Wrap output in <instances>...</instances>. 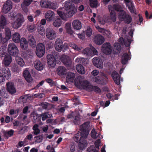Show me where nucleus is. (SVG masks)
Instances as JSON below:
<instances>
[{
    "label": "nucleus",
    "mask_w": 152,
    "mask_h": 152,
    "mask_svg": "<svg viewBox=\"0 0 152 152\" xmlns=\"http://www.w3.org/2000/svg\"><path fill=\"white\" fill-rule=\"evenodd\" d=\"M55 48L56 50L60 52L63 49V43L62 41L60 39H57L55 42Z\"/></svg>",
    "instance_id": "22"
},
{
    "label": "nucleus",
    "mask_w": 152,
    "mask_h": 152,
    "mask_svg": "<svg viewBox=\"0 0 152 152\" xmlns=\"http://www.w3.org/2000/svg\"><path fill=\"white\" fill-rule=\"evenodd\" d=\"M16 62L20 66L22 67L25 65V62L23 59L19 57H17L15 58Z\"/></svg>",
    "instance_id": "39"
},
{
    "label": "nucleus",
    "mask_w": 152,
    "mask_h": 152,
    "mask_svg": "<svg viewBox=\"0 0 152 152\" xmlns=\"http://www.w3.org/2000/svg\"><path fill=\"white\" fill-rule=\"evenodd\" d=\"M6 48L4 46L0 47V56L2 57L5 56L7 55Z\"/></svg>",
    "instance_id": "43"
},
{
    "label": "nucleus",
    "mask_w": 152,
    "mask_h": 152,
    "mask_svg": "<svg viewBox=\"0 0 152 152\" xmlns=\"http://www.w3.org/2000/svg\"><path fill=\"white\" fill-rule=\"evenodd\" d=\"M114 47L113 53L114 54H119L121 50V47L120 44L118 43H115L114 45Z\"/></svg>",
    "instance_id": "29"
},
{
    "label": "nucleus",
    "mask_w": 152,
    "mask_h": 152,
    "mask_svg": "<svg viewBox=\"0 0 152 152\" xmlns=\"http://www.w3.org/2000/svg\"><path fill=\"white\" fill-rule=\"evenodd\" d=\"M50 2L48 1V0H41L40 4L42 7L45 8H48Z\"/></svg>",
    "instance_id": "41"
},
{
    "label": "nucleus",
    "mask_w": 152,
    "mask_h": 152,
    "mask_svg": "<svg viewBox=\"0 0 152 152\" xmlns=\"http://www.w3.org/2000/svg\"><path fill=\"white\" fill-rule=\"evenodd\" d=\"M12 70L14 72H18L19 71L18 66L16 65H14L11 68Z\"/></svg>",
    "instance_id": "58"
},
{
    "label": "nucleus",
    "mask_w": 152,
    "mask_h": 152,
    "mask_svg": "<svg viewBox=\"0 0 152 152\" xmlns=\"http://www.w3.org/2000/svg\"><path fill=\"white\" fill-rule=\"evenodd\" d=\"M98 53L96 50L93 47H91V48H86L83 51V53L88 56H92L94 54H96Z\"/></svg>",
    "instance_id": "8"
},
{
    "label": "nucleus",
    "mask_w": 152,
    "mask_h": 152,
    "mask_svg": "<svg viewBox=\"0 0 152 152\" xmlns=\"http://www.w3.org/2000/svg\"><path fill=\"white\" fill-rule=\"evenodd\" d=\"M100 140L98 139L95 142L94 145L95 147L98 149V150L99 149V147L100 146Z\"/></svg>",
    "instance_id": "60"
},
{
    "label": "nucleus",
    "mask_w": 152,
    "mask_h": 152,
    "mask_svg": "<svg viewBox=\"0 0 152 152\" xmlns=\"http://www.w3.org/2000/svg\"><path fill=\"white\" fill-rule=\"evenodd\" d=\"M92 32V29H87L85 31V34L87 36L89 37L91 35Z\"/></svg>",
    "instance_id": "59"
},
{
    "label": "nucleus",
    "mask_w": 152,
    "mask_h": 152,
    "mask_svg": "<svg viewBox=\"0 0 152 152\" xmlns=\"http://www.w3.org/2000/svg\"><path fill=\"white\" fill-rule=\"evenodd\" d=\"M39 125L38 124H35L32 127V129L34 131L32 132V133L34 134V135H37L39 134L40 132V130L39 129Z\"/></svg>",
    "instance_id": "37"
},
{
    "label": "nucleus",
    "mask_w": 152,
    "mask_h": 152,
    "mask_svg": "<svg viewBox=\"0 0 152 152\" xmlns=\"http://www.w3.org/2000/svg\"><path fill=\"white\" fill-rule=\"evenodd\" d=\"M94 40L96 44L100 45L104 42V39L102 35L97 34L95 36Z\"/></svg>",
    "instance_id": "21"
},
{
    "label": "nucleus",
    "mask_w": 152,
    "mask_h": 152,
    "mask_svg": "<svg viewBox=\"0 0 152 152\" xmlns=\"http://www.w3.org/2000/svg\"><path fill=\"white\" fill-rule=\"evenodd\" d=\"M28 69V68H26L23 71V75L26 81L28 83H30L32 81V79Z\"/></svg>",
    "instance_id": "16"
},
{
    "label": "nucleus",
    "mask_w": 152,
    "mask_h": 152,
    "mask_svg": "<svg viewBox=\"0 0 152 152\" xmlns=\"http://www.w3.org/2000/svg\"><path fill=\"white\" fill-rule=\"evenodd\" d=\"M45 81L48 83L51 86L56 85L55 82L50 78L46 79Z\"/></svg>",
    "instance_id": "50"
},
{
    "label": "nucleus",
    "mask_w": 152,
    "mask_h": 152,
    "mask_svg": "<svg viewBox=\"0 0 152 152\" xmlns=\"http://www.w3.org/2000/svg\"><path fill=\"white\" fill-rule=\"evenodd\" d=\"M6 94L3 91H1L0 90V97L1 98H5L6 97Z\"/></svg>",
    "instance_id": "62"
},
{
    "label": "nucleus",
    "mask_w": 152,
    "mask_h": 152,
    "mask_svg": "<svg viewBox=\"0 0 152 152\" xmlns=\"http://www.w3.org/2000/svg\"><path fill=\"white\" fill-rule=\"evenodd\" d=\"M7 50L10 55L15 56L19 53V50L16 45L13 43H10L8 46Z\"/></svg>",
    "instance_id": "6"
},
{
    "label": "nucleus",
    "mask_w": 152,
    "mask_h": 152,
    "mask_svg": "<svg viewBox=\"0 0 152 152\" xmlns=\"http://www.w3.org/2000/svg\"><path fill=\"white\" fill-rule=\"evenodd\" d=\"M102 50L103 52L106 54H110L112 52V47L109 43L106 42L102 46Z\"/></svg>",
    "instance_id": "11"
},
{
    "label": "nucleus",
    "mask_w": 152,
    "mask_h": 152,
    "mask_svg": "<svg viewBox=\"0 0 152 152\" xmlns=\"http://www.w3.org/2000/svg\"><path fill=\"white\" fill-rule=\"evenodd\" d=\"M12 2L10 0H7L3 6V10L5 13H8L12 8Z\"/></svg>",
    "instance_id": "12"
},
{
    "label": "nucleus",
    "mask_w": 152,
    "mask_h": 152,
    "mask_svg": "<svg viewBox=\"0 0 152 152\" xmlns=\"http://www.w3.org/2000/svg\"><path fill=\"white\" fill-rule=\"evenodd\" d=\"M75 77V74L72 72H69L67 74L66 77V81L69 83H70L73 81Z\"/></svg>",
    "instance_id": "28"
},
{
    "label": "nucleus",
    "mask_w": 152,
    "mask_h": 152,
    "mask_svg": "<svg viewBox=\"0 0 152 152\" xmlns=\"http://www.w3.org/2000/svg\"><path fill=\"white\" fill-rule=\"evenodd\" d=\"M95 81L97 83L104 85L107 83V79L102 76H98L95 78Z\"/></svg>",
    "instance_id": "20"
},
{
    "label": "nucleus",
    "mask_w": 152,
    "mask_h": 152,
    "mask_svg": "<svg viewBox=\"0 0 152 152\" xmlns=\"http://www.w3.org/2000/svg\"><path fill=\"white\" fill-rule=\"evenodd\" d=\"M131 58V57L130 55L127 53H124L121 57V62L123 65L126 64Z\"/></svg>",
    "instance_id": "19"
},
{
    "label": "nucleus",
    "mask_w": 152,
    "mask_h": 152,
    "mask_svg": "<svg viewBox=\"0 0 152 152\" xmlns=\"http://www.w3.org/2000/svg\"><path fill=\"white\" fill-rule=\"evenodd\" d=\"M6 86L7 91L9 93L13 94L16 92V90L13 83L10 82H8L7 83Z\"/></svg>",
    "instance_id": "13"
},
{
    "label": "nucleus",
    "mask_w": 152,
    "mask_h": 152,
    "mask_svg": "<svg viewBox=\"0 0 152 152\" xmlns=\"http://www.w3.org/2000/svg\"><path fill=\"white\" fill-rule=\"evenodd\" d=\"M76 69L77 72L80 74H84L85 73V71L83 66L81 64L77 65Z\"/></svg>",
    "instance_id": "32"
},
{
    "label": "nucleus",
    "mask_w": 152,
    "mask_h": 152,
    "mask_svg": "<svg viewBox=\"0 0 152 152\" xmlns=\"http://www.w3.org/2000/svg\"><path fill=\"white\" fill-rule=\"evenodd\" d=\"M73 122L75 125H78L80 123V118L79 116L76 115L73 117Z\"/></svg>",
    "instance_id": "46"
},
{
    "label": "nucleus",
    "mask_w": 152,
    "mask_h": 152,
    "mask_svg": "<svg viewBox=\"0 0 152 152\" xmlns=\"http://www.w3.org/2000/svg\"><path fill=\"white\" fill-rule=\"evenodd\" d=\"M32 1L33 0H23V5L22 7H23V6H28Z\"/></svg>",
    "instance_id": "49"
},
{
    "label": "nucleus",
    "mask_w": 152,
    "mask_h": 152,
    "mask_svg": "<svg viewBox=\"0 0 152 152\" xmlns=\"http://www.w3.org/2000/svg\"><path fill=\"white\" fill-rule=\"evenodd\" d=\"M40 115L41 119L42 121H45L48 118H50L52 116L51 114H49V113L47 112L42 113Z\"/></svg>",
    "instance_id": "34"
},
{
    "label": "nucleus",
    "mask_w": 152,
    "mask_h": 152,
    "mask_svg": "<svg viewBox=\"0 0 152 152\" xmlns=\"http://www.w3.org/2000/svg\"><path fill=\"white\" fill-rule=\"evenodd\" d=\"M72 25L74 28H81L82 27L81 23L77 20L73 21Z\"/></svg>",
    "instance_id": "31"
},
{
    "label": "nucleus",
    "mask_w": 152,
    "mask_h": 152,
    "mask_svg": "<svg viewBox=\"0 0 152 152\" xmlns=\"http://www.w3.org/2000/svg\"><path fill=\"white\" fill-rule=\"evenodd\" d=\"M98 135L99 134L96 132L94 130H92L91 133V136L93 138L96 139L98 137Z\"/></svg>",
    "instance_id": "53"
},
{
    "label": "nucleus",
    "mask_w": 152,
    "mask_h": 152,
    "mask_svg": "<svg viewBox=\"0 0 152 152\" xmlns=\"http://www.w3.org/2000/svg\"><path fill=\"white\" fill-rule=\"evenodd\" d=\"M90 122H86L80 125V130L81 132H78L73 137L74 140L76 142H79V148L83 150L87 145V142L85 140L89 133L88 130Z\"/></svg>",
    "instance_id": "2"
},
{
    "label": "nucleus",
    "mask_w": 152,
    "mask_h": 152,
    "mask_svg": "<svg viewBox=\"0 0 152 152\" xmlns=\"http://www.w3.org/2000/svg\"><path fill=\"white\" fill-rule=\"evenodd\" d=\"M5 78L4 75L0 72V83L5 81Z\"/></svg>",
    "instance_id": "64"
},
{
    "label": "nucleus",
    "mask_w": 152,
    "mask_h": 152,
    "mask_svg": "<svg viewBox=\"0 0 152 152\" xmlns=\"http://www.w3.org/2000/svg\"><path fill=\"white\" fill-rule=\"evenodd\" d=\"M6 38L8 40L10 39L11 36V31L10 29H5Z\"/></svg>",
    "instance_id": "51"
},
{
    "label": "nucleus",
    "mask_w": 152,
    "mask_h": 152,
    "mask_svg": "<svg viewBox=\"0 0 152 152\" xmlns=\"http://www.w3.org/2000/svg\"><path fill=\"white\" fill-rule=\"evenodd\" d=\"M1 73L7 80H8L11 77L10 71L7 66H4L2 69Z\"/></svg>",
    "instance_id": "14"
},
{
    "label": "nucleus",
    "mask_w": 152,
    "mask_h": 152,
    "mask_svg": "<svg viewBox=\"0 0 152 152\" xmlns=\"http://www.w3.org/2000/svg\"><path fill=\"white\" fill-rule=\"evenodd\" d=\"M58 8L57 4L54 2H50L48 8L52 9H56Z\"/></svg>",
    "instance_id": "48"
},
{
    "label": "nucleus",
    "mask_w": 152,
    "mask_h": 152,
    "mask_svg": "<svg viewBox=\"0 0 152 152\" xmlns=\"http://www.w3.org/2000/svg\"><path fill=\"white\" fill-rule=\"evenodd\" d=\"M34 138L36 139V142H40L42 141L43 139V136L42 135H39V136H35Z\"/></svg>",
    "instance_id": "55"
},
{
    "label": "nucleus",
    "mask_w": 152,
    "mask_h": 152,
    "mask_svg": "<svg viewBox=\"0 0 152 152\" xmlns=\"http://www.w3.org/2000/svg\"><path fill=\"white\" fill-rule=\"evenodd\" d=\"M36 54L39 57L43 56L45 53V46L42 43L38 44L36 47Z\"/></svg>",
    "instance_id": "7"
},
{
    "label": "nucleus",
    "mask_w": 152,
    "mask_h": 152,
    "mask_svg": "<svg viewBox=\"0 0 152 152\" xmlns=\"http://www.w3.org/2000/svg\"><path fill=\"white\" fill-rule=\"evenodd\" d=\"M133 4V3L132 2H131L129 4H126V5L128 7V9L131 13H134V7Z\"/></svg>",
    "instance_id": "44"
},
{
    "label": "nucleus",
    "mask_w": 152,
    "mask_h": 152,
    "mask_svg": "<svg viewBox=\"0 0 152 152\" xmlns=\"http://www.w3.org/2000/svg\"><path fill=\"white\" fill-rule=\"evenodd\" d=\"M65 8L64 12L58 10H57V13L61 18H57L53 22V25L56 27H59L62 24L61 19L66 20L67 18L72 17L77 11V10L74 5L71 4L70 1H66L64 5Z\"/></svg>",
    "instance_id": "1"
},
{
    "label": "nucleus",
    "mask_w": 152,
    "mask_h": 152,
    "mask_svg": "<svg viewBox=\"0 0 152 152\" xmlns=\"http://www.w3.org/2000/svg\"><path fill=\"white\" fill-rule=\"evenodd\" d=\"M12 38L13 41L15 43H19L20 41V35L18 33L16 32L12 35Z\"/></svg>",
    "instance_id": "30"
},
{
    "label": "nucleus",
    "mask_w": 152,
    "mask_h": 152,
    "mask_svg": "<svg viewBox=\"0 0 152 152\" xmlns=\"http://www.w3.org/2000/svg\"><path fill=\"white\" fill-rule=\"evenodd\" d=\"M118 18L120 20L124 21L126 23L129 24L132 21L131 16L127 14L125 11L122 10L120 11L118 14Z\"/></svg>",
    "instance_id": "5"
},
{
    "label": "nucleus",
    "mask_w": 152,
    "mask_h": 152,
    "mask_svg": "<svg viewBox=\"0 0 152 152\" xmlns=\"http://www.w3.org/2000/svg\"><path fill=\"white\" fill-rule=\"evenodd\" d=\"M18 110H14L13 109H11L9 113L10 115H12L13 114H16L18 112Z\"/></svg>",
    "instance_id": "61"
},
{
    "label": "nucleus",
    "mask_w": 152,
    "mask_h": 152,
    "mask_svg": "<svg viewBox=\"0 0 152 152\" xmlns=\"http://www.w3.org/2000/svg\"><path fill=\"white\" fill-rule=\"evenodd\" d=\"M23 22V17L20 15L19 16L16 20L12 23V27L14 28H18L21 26Z\"/></svg>",
    "instance_id": "10"
},
{
    "label": "nucleus",
    "mask_w": 152,
    "mask_h": 152,
    "mask_svg": "<svg viewBox=\"0 0 152 152\" xmlns=\"http://www.w3.org/2000/svg\"><path fill=\"white\" fill-rule=\"evenodd\" d=\"M14 131L12 129L10 130L9 131H4L3 132L4 136L8 138V137L12 136L14 134Z\"/></svg>",
    "instance_id": "35"
},
{
    "label": "nucleus",
    "mask_w": 152,
    "mask_h": 152,
    "mask_svg": "<svg viewBox=\"0 0 152 152\" xmlns=\"http://www.w3.org/2000/svg\"><path fill=\"white\" fill-rule=\"evenodd\" d=\"M32 121L34 123H38L39 125H42L43 123L41 121L40 115L37 113L34 114L33 116Z\"/></svg>",
    "instance_id": "24"
},
{
    "label": "nucleus",
    "mask_w": 152,
    "mask_h": 152,
    "mask_svg": "<svg viewBox=\"0 0 152 152\" xmlns=\"http://www.w3.org/2000/svg\"><path fill=\"white\" fill-rule=\"evenodd\" d=\"M93 63L95 66L102 69L103 67V63L102 60L99 58H94L93 59Z\"/></svg>",
    "instance_id": "17"
},
{
    "label": "nucleus",
    "mask_w": 152,
    "mask_h": 152,
    "mask_svg": "<svg viewBox=\"0 0 152 152\" xmlns=\"http://www.w3.org/2000/svg\"><path fill=\"white\" fill-rule=\"evenodd\" d=\"M113 9L117 11L120 12V11L122 10H121V6L119 4H118L113 5Z\"/></svg>",
    "instance_id": "54"
},
{
    "label": "nucleus",
    "mask_w": 152,
    "mask_h": 152,
    "mask_svg": "<svg viewBox=\"0 0 152 152\" xmlns=\"http://www.w3.org/2000/svg\"><path fill=\"white\" fill-rule=\"evenodd\" d=\"M98 31L101 33H102L104 35H106L108 38H110L111 37V32L108 30H106V29H98Z\"/></svg>",
    "instance_id": "36"
},
{
    "label": "nucleus",
    "mask_w": 152,
    "mask_h": 152,
    "mask_svg": "<svg viewBox=\"0 0 152 152\" xmlns=\"http://www.w3.org/2000/svg\"><path fill=\"white\" fill-rule=\"evenodd\" d=\"M61 61L66 66L70 67L72 64V61L70 58L68 56L63 55L60 57Z\"/></svg>",
    "instance_id": "9"
},
{
    "label": "nucleus",
    "mask_w": 152,
    "mask_h": 152,
    "mask_svg": "<svg viewBox=\"0 0 152 152\" xmlns=\"http://www.w3.org/2000/svg\"><path fill=\"white\" fill-rule=\"evenodd\" d=\"M132 40H132L131 38H128L127 40H125L124 44L126 47H128L130 46Z\"/></svg>",
    "instance_id": "57"
},
{
    "label": "nucleus",
    "mask_w": 152,
    "mask_h": 152,
    "mask_svg": "<svg viewBox=\"0 0 152 152\" xmlns=\"http://www.w3.org/2000/svg\"><path fill=\"white\" fill-rule=\"evenodd\" d=\"M39 33L41 35H44L45 34V29H38Z\"/></svg>",
    "instance_id": "63"
},
{
    "label": "nucleus",
    "mask_w": 152,
    "mask_h": 152,
    "mask_svg": "<svg viewBox=\"0 0 152 152\" xmlns=\"http://www.w3.org/2000/svg\"><path fill=\"white\" fill-rule=\"evenodd\" d=\"M34 66L35 68L37 70L41 71L43 69V66L41 61L36 59L34 63Z\"/></svg>",
    "instance_id": "25"
},
{
    "label": "nucleus",
    "mask_w": 152,
    "mask_h": 152,
    "mask_svg": "<svg viewBox=\"0 0 152 152\" xmlns=\"http://www.w3.org/2000/svg\"><path fill=\"white\" fill-rule=\"evenodd\" d=\"M46 35L47 37L50 39H53L56 37V34L55 32L51 29H47Z\"/></svg>",
    "instance_id": "23"
},
{
    "label": "nucleus",
    "mask_w": 152,
    "mask_h": 152,
    "mask_svg": "<svg viewBox=\"0 0 152 152\" xmlns=\"http://www.w3.org/2000/svg\"><path fill=\"white\" fill-rule=\"evenodd\" d=\"M47 60L49 67L54 68L55 66L57 59H59V55L55 51L52 52V54L47 55Z\"/></svg>",
    "instance_id": "4"
},
{
    "label": "nucleus",
    "mask_w": 152,
    "mask_h": 152,
    "mask_svg": "<svg viewBox=\"0 0 152 152\" xmlns=\"http://www.w3.org/2000/svg\"><path fill=\"white\" fill-rule=\"evenodd\" d=\"M82 79L83 78L81 76H78L76 77L74 80L75 85L77 86H81L84 89L89 91L90 88H91L92 85L87 80H84L82 81Z\"/></svg>",
    "instance_id": "3"
},
{
    "label": "nucleus",
    "mask_w": 152,
    "mask_h": 152,
    "mask_svg": "<svg viewBox=\"0 0 152 152\" xmlns=\"http://www.w3.org/2000/svg\"><path fill=\"white\" fill-rule=\"evenodd\" d=\"M45 16L47 21H50L54 18L55 14L53 11L51 10H48L45 13Z\"/></svg>",
    "instance_id": "26"
},
{
    "label": "nucleus",
    "mask_w": 152,
    "mask_h": 152,
    "mask_svg": "<svg viewBox=\"0 0 152 152\" xmlns=\"http://www.w3.org/2000/svg\"><path fill=\"white\" fill-rule=\"evenodd\" d=\"M57 71L59 75H64L66 74V69L65 68L61 66L58 67Z\"/></svg>",
    "instance_id": "38"
},
{
    "label": "nucleus",
    "mask_w": 152,
    "mask_h": 152,
    "mask_svg": "<svg viewBox=\"0 0 152 152\" xmlns=\"http://www.w3.org/2000/svg\"><path fill=\"white\" fill-rule=\"evenodd\" d=\"M12 61V57L10 55L7 54L4 58L3 64L5 65V66H7L10 65Z\"/></svg>",
    "instance_id": "27"
},
{
    "label": "nucleus",
    "mask_w": 152,
    "mask_h": 152,
    "mask_svg": "<svg viewBox=\"0 0 152 152\" xmlns=\"http://www.w3.org/2000/svg\"><path fill=\"white\" fill-rule=\"evenodd\" d=\"M111 76L114 82L118 85L120 84L121 76L116 71L113 72Z\"/></svg>",
    "instance_id": "15"
},
{
    "label": "nucleus",
    "mask_w": 152,
    "mask_h": 152,
    "mask_svg": "<svg viewBox=\"0 0 152 152\" xmlns=\"http://www.w3.org/2000/svg\"><path fill=\"white\" fill-rule=\"evenodd\" d=\"M20 45L21 48L26 51L28 50V41L26 40V39L24 37L22 38L20 42Z\"/></svg>",
    "instance_id": "18"
},
{
    "label": "nucleus",
    "mask_w": 152,
    "mask_h": 152,
    "mask_svg": "<svg viewBox=\"0 0 152 152\" xmlns=\"http://www.w3.org/2000/svg\"><path fill=\"white\" fill-rule=\"evenodd\" d=\"M87 152H99L98 150H96L94 145H91L87 149Z\"/></svg>",
    "instance_id": "52"
},
{
    "label": "nucleus",
    "mask_w": 152,
    "mask_h": 152,
    "mask_svg": "<svg viewBox=\"0 0 152 152\" xmlns=\"http://www.w3.org/2000/svg\"><path fill=\"white\" fill-rule=\"evenodd\" d=\"M90 5L92 8H96L98 6L97 0H89Z\"/></svg>",
    "instance_id": "40"
},
{
    "label": "nucleus",
    "mask_w": 152,
    "mask_h": 152,
    "mask_svg": "<svg viewBox=\"0 0 152 152\" xmlns=\"http://www.w3.org/2000/svg\"><path fill=\"white\" fill-rule=\"evenodd\" d=\"M27 126H24L22 127L18 131L19 134H23L27 131Z\"/></svg>",
    "instance_id": "56"
},
{
    "label": "nucleus",
    "mask_w": 152,
    "mask_h": 152,
    "mask_svg": "<svg viewBox=\"0 0 152 152\" xmlns=\"http://www.w3.org/2000/svg\"><path fill=\"white\" fill-rule=\"evenodd\" d=\"M28 42L29 44L32 47H35L36 45V42L35 39L33 37L29 39Z\"/></svg>",
    "instance_id": "47"
},
{
    "label": "nucleus",
    "mask_w": 152,
    "mask_h": 152,
    "mask_svg": "<svg viewBox=\"0 0 152 152\" xmlns=\"http://www.w3.org/2000/svg\"><path fill=\"white\" fill-rule=\"evenodd\" d=\"M110 17L111 20L113 22H115L116 20V15L115 12L113 10H110Z\"/></svg>",
    "instance_id": "45"
},
{
    "label": "nucleus",
    "mask_w": 152,
    "mask_h": 152,
    "mask_svg": "<svg viewBox=\"0 0 152 152\" xmlns=\"http://www.w3.org/2000/svg\"><path fill=\"white\" fill-rule=\"evenodd\" d=\"M7 21L5 17L1 15L0 19V28H4V26L6 25Z\"/></svg>",
    "instance_id": "33"
},
{
    "label": "nucleus",
    "mask_w": 152,
    "mask_h": 152,
    "mask_svg": "<svg viewBox=\"0 0 152 152\" xmlns=\"http://www.w3.org/2000/svg\"><path fill=\"white\" fill-rule=\"evenodd\" d=\"M89 91H93L97 93H100L101 92V90L100 89L96 86H93L92 85L91 88H90Z\"/></svg>",
    "instance_id": "42"
}]
</instances>
